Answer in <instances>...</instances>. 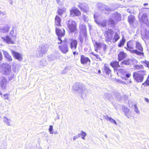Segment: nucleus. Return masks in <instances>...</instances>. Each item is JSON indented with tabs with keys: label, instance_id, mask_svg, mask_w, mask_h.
Masks as SVG:
<instances>
[{
	"label": "nucleus",
	"instance_id": "nucleus-1",
	"mask_svg": "<svg viewBox=\"0 0 149 149\" xmlns=\"http://www.w3.org/2000/svg\"><path fill=\"white\" fill-rule=\"evenodd\" d=\"M72 89L74 90L78 91V93L81 95L86 94L87 91L85 86L83 84L79 83L74 84Z\"/></svg>",
	"mask_w": 149,
	"mask_h": 149
},
{
	"label": "nucleus",
	"instance_id": "nucleus-2",
	"mask_svg": "<svg viewBox=\"0 0 149 149\" xmlns=\"http://www.w3.org/2000/svg\"><path fill=\"white\" fill-rule=\"evenodd\" d=\"M146 74V71L141 70L134 72L133 76L134 79L137 82H142L143 80L144 75Z\"/></svg>",
	"mask_w": 149,
	"mask_h": 149
},
{
	"label": "nucleus",
	"instance_id": "nucleus-3",
	"mask_svg": "<svg viewBox=\"0 0 149 149\" xmlns=\"http://www.w3.org/2000/svg\"><path fill=\"white\" fill-rule=\"evenodd\" d=\"M136 47L140 52L138 51L136 49H132L130 50V52L132 53L138 55L142 56H144V53L143 52V48L141 44L138 42H136L135 43Z\"/></svg>",
	"mask_w": 149,
	"mask_h": 149
},
{
	"label": "nucleus",
	"instance_id": "nucleus-4",
	"mask_svg": "<svg viewBox=\"0 0 149 149\" xmlns=\"http://www.w3.org/2000/svg\"><path fill=\"white\" fill-rule=\"evenodd\" d=\"M121 19L120 14L116 13L112 14V16L109 19V23L112 24H114Z\"/></svg>",
	"mask_w": 149,
	"mask_h": 149
},
{
	"label": "nucleus",
	"instance_id": "nucleus-5",
	"mask_svg": "<svg viewBox=\"0 0 149 149\" xmlns=\"http://www.w3.org/2000/svg\"><path fill=\"white\" fill-rule=\"evenodd\" d=\"M48 46L45 43L40 45L38 49V52L40 56H42L43 54H46L48 49Z\"/></svg>",
	"mask_w": 149,
	"mask_h": 149
},
{
	"label": "nucleus",
	"instance_id": "nucleus-6",
	"mask_svg": "<svg viewBox=\"0 0 149 149\" xmlns=\"http://www.w3.org/2000/svg\"><path fill=\"white\" fill-rule=\"evenodd\" d=\"M67 26L71 32H73L76 30V23L73 20L71 19L69 20L67 24Z\"/></svg>",
	"mask_w": 149,
	"mask_h": 149
},
{
	"label": "nucleus",
	"instance_id": "nucleus-7",
	"mask_svg": "<svg viewBox=\"0 0 149 149\" xmlns=\"http://www.w3.org/2000/svg\"><path fill=\"white\" fill-rule=\"evenodd\" d=\"M11 66L8 63H3L2 64V72L3 74H9L11 72Z\"/></svg>",
	"mask_w": 149,
	"mask_h": 149
},
{
	"label": "nucleus",
	"instance_id": "nucleus-8",
	"mask_svg": "<svg viewBox=\"0 0 149 149\" xmlns=\"http://www.w3.org/2000/svg\"><path fill=\"white\" fill-rule=\"evenodd\" d=\"M114 32L111 29H108L104 33V36L106 40L107 41H110L113 39V34Z\"/></svg>",
	"mask_w": 149,
	"mask_h": 149
},
{
	"label": "nucleus",
	"instance_id": "nucleus-9",
	"mask_svg": "<svg viewBox=\"0 0 149 149\" xmlns=\"http://www.w3.org/2000/svg\"><path fill=\"white\" fill-rule=\"evenodd\" d=\"M58 49L63 53L65 54L68 52V47L66 42H63V44L58 46Z\"/></svg>",
	"mask_w": 149,
	"mask_h": 149
},
{
	"label": "nucleus",
	"instance_id": "nucleus-10",
	"mask_svg": "<svg viewBox=\"0 0 149 149\" xmlns=\"http://www.w3.org/2000/svg\"><path fill=\"white\" fill-rule=\"evenodd\" d=\"M11 52L13 56L15 59L19 61H22L23 60V55L22 54L13 50H11Z\"/></svg>",
	"mask_w": 149,
	"mask_h": 149
},
{
	"label": "nucleus",
	"instance_id": "nucleus-11",
	"mask_svg": "<svg viewBox=\"0 0 149 149\" xmlns=\"http://www.w3.org/2000/svg\"><path fill=\"white\" fill-rule=\"evenodd\" d=\"M3 121L6 125L9 126H13L14 125V122L10 119L6 117L3 118Z\"/></svg>",
	"mask_w": 149,
	"mask_h": 149
},
{
	"label": "nucleus",
	"instance_id": "nucleus-12",
	"mask_svg": "<svg viewBox=\"0 0 149 149\" xmlns=\"http://www.w3.org/2000/svg\"><path fill=\"white\" fill-rule=\"evenodd\" d=\"M80 12L77 8H72V9L70 10V15L72 17H74L75 15L79 16L81 15Z\"/></svg>",
	"mask_w": 149,
	"mask_h": 149
},
{
	"label": "nucleus",
	"instance_id": "nucleus-13",
	"mask_svg": "<svg viewBox=\"0 0 149 149\" xmlns=\"http://www.w3.org/2000/svg\"><path fill=\"white\" fill-rule=\"evenodd\" d=\"M97 13H95L94 15V17L95 20V21L99 26H101L102 27L106 26V20H104L101 23H100L97 21Z\"/></svg>",
	"mask_w": 149,
	"mask_h": 149
},
{
	"label": "nucleus",
	"instance_id": "nucleus-14",
	"mask_svg": "<svg viewBox=\"0 0 149 149\" xmlns=\"http://www.w3.org/2000/svg\"><path fill=\"white\" fill-rule=\"evenodd\" d=\"M7 80L3 77L1 78V80L0 81V85L2 90H5L6 88Z\"/></svg>",
	"mask_w": 149,
	"mask_h": 149
},
{
	"label": "nucleus",
	"instance_id": "nucleus-15",
	"mask_svg": "<svg viewBox=\"0 0 149 149\" xmlns=\"http://www.w3.org/2000/svg\"><path fill=\"white\" fill-rule=\"evenodd\" d=\"M78 6L81 10L84 13L88 14L89 12V8L87 6L83 5L81 3H79Z\"/></svg>",
	"mask_w": 149,
	"mask_h": 149
},
{
	"label": "nucleus",
	"instance_id": "nucleus-16",
	"mask_svg": "<svg viewBox=\"0 0 149 149\" xmlns=\"http://www.w3.org/2000/svg\"><path fill=\"white\" fill-rule=\"evenodd\" d=\"M56 32L58 37H62L64 36L65 34V31L64 29H60L56 27Z\"/></svg>",
	"mask_w": 149,
	"mask_h": 149
},
{
	"label": "nucleus",
	"instance_id": "nucleus-17",
	"mask_svg": "<svg viewBox=\"0 0 149 149\" xmlns=\"http://www.w3.org/2000/svg\"><path fill=\"white\" fill-rule=\"evenodd\" d=\"M135 44V43L134 41L131 40L129 41L127 43V48H126V49L130 51L131 49H132L134 48Z\"/></svg>",
	"mask_w": 149,
	"mask_h": 149
},
{
	"label": "nucleus",
	"instance_id": "nucleus-18",
	"mask_svg": "<svg viewBox=\"0 0 149 149\" xmlns=\"http://www.w3.org/2000/svg\"><path fill=\"white\" fill-rule=\"evenodd\" d=\"M77 41L75 40H72L70 42V48L72 50H75L77 48Z\"/></svg>",
	"mask_w": 149,
	"mask_h": 149
},
{
	"label": "nucleus",
	"instance_id": "nucleus-19",
	"mask_svg": "<svg viewBox=\"0 0 149 149\" xmlns=\"http://www.w3.org/2000/svg\"><path fill=\"white\" fill-rule=\"evenodd\" d=\"M103 43L98 42H95L94 43V45L95 47V50L97 52H98V50L99 51L102 49V45Z\"/></svg>",
	"mask_w": 149,
	"mask_h": 149
},
{
	"label": "nucleus",
	"instance_id": "nucleus-20",
	"mask_svg": "<svg viewBox=\"0 0 149 149\" xmlns=\"http://www.w3.org/2000/svg\"><path fill=\"white\" fill-rule=\"evenodd\" d=\"M1 38L3 41L8 44H14V41L13 40L11 39L8 36L6 37H2Z\"/></svg>",
	"mask_w": 149,
	"mask_h": 149
},
{
	"label": "nucleus",
	"instance_id": "nucleus-21",
	"mask_svg": "<svg viewBox=\"0 0 149 149\" xmlns=\"http://www.w3.org/2000/svg\"><path fill=\"white\" fill-rule=\"evenodd\" d=\"M10 26L7 24H6L4 26L0 28V31L3 32H7L8 31Z\"/></svg>",
	"mask_w": 149,
	"mask_h": 149
},
{
	"label": "nucleus",
	"instance_id": "nucleus-22",
	"mask_svg": "<svg viewBox=\"0 0 149 149\" xmlns=\"http://www.w3.org/2000/svg\"><path fill=\"white\" fill-rule=\"evenodd\" d=\"M118 59L120 61L125 58L127 56V54L123 51H120L118 54Z\"/></svg>",
	"mask_w": 149,
	"mask_h": 149
},
{
	"label": "nucleus",
	"instance_id": "nucleus-23",
	"mask_svg": "<svg viewBox=\"0 0 149 149\" xmlns=\"http://www.w3.org/2000/svg\"><path fill=\"white\" fill-rule=\"evenodd\" d=\"M4 56L9 61H12L11 56L9 55L8 52L5 50H3Z\"/></svg>",
	"mask_w": 149,
	"mask_h": 149
},
{
	"label": "nucleus",
	"instance_id": "nucleus-24",
	"mask_svg": "<svg viewBox=\"0 0 149 149\" xmlns=\"http://www.w3.org/2000/svg\"><path fill=\"white\" fill-rule=\"evenodd\" d=\"M90 62V59L86 57L83 55H81V62L82 64L86 63L88 61Z\"/></svg>",
	"mask_w": 149,
	"mask_h": 149
},
{
	"label": "nucleus",
	"instance_id": "nucleus-25",
	"mask_svg": "<svg viewBox=\"0 0 149 149\" xmlns=\"http://www.w3.org/2000/svg\"><path fill=\"white\" fill-rule=\"evenodd\" d=\"M55 25L60 26H61V19L58 15H56L55 18Z\"/></svg>",
	"mask_w": 149,
	"mask_h": 149
},
{
	"label": "nucleus",
	"instance_id": "nucleus-26",
	"mask_svg": "<svg viewBox=\"0 0 149 149\" xmlns=\"http://www.w3.org/2000/svg\"><path fill=\"white\" fill-rule=\"evenodd\" d=\"M79 29L82 32L83 34H84V35L85 36L86 30V26L82 24H81L79 25Z\"/></svg>",
	"mask_w": 149,
	"mask_h": 149
},
{
	"label": "nucleus",
	"instance_id": "nucleus-27",
	"mask_svg": "<svg viewBox=\"0 0 149 149\" xmlns=\"http://www.w3.org/2000/svg\"><path fill=\"white\" fill-rule=\"evenodd\" d=\"M142 38L144 40L149 39V31L145 30L144 33L142 34Z\"/></svg>",
	"mask_w": 149,
	"mask_h": 149
},
{
	"label": "nucleus",
	"instance_id": "nucleus-28",
	"mask_svg": "<svg viewBox=\"0 0 149 149\" xmlns=\"http://www.w3.org/2000/svg\"><path fill=\"white\" fill-rule=\"evenodd\" d=\"M147 16V15L146 14H143L141 18H140L139 17V19L140 20H141L143 22L146 23L148 21Z\"/></svg>",
	"mask_w": 149,
	"mask_h": 149
},
{
	"label": "nucleus",
	"instance_id": "nucleus-29",
	"mask_svg": "<svg viewBox=\"0 0 149 149\" xmlns=\"http://www.w3.org/2000/svg\"><path fill=\"white\" fill-rule=\"evenodd\" d=\"M110 65H111L114 69L119 67L120 66L119 64V63L117 61H113L111 62Z\"/></svg>",
	"mask_w": 149,
	"mask_h": 149
},
{
	"label": "nucleus",
	"instance_id": "nucleus-30",
	"mask_svg": "<svg viewBox=\"0 0 149 149\" xmlns=\"http://www.w3.org/2000/svg\"><path fill=\"white\" fill-rule=\"evenodd\" d=\"M108 64H105L104 65V70L107 74H109L111 72V70L109 67Z\"/></svg>",
	"mask_w": 149,
	"mask_h": 149
},
{
	"label": "nucleus",
	"instance_id": "nucleus-31",
	"mask_svg": "<svg viewBox=\"0 0 149 149\" xmlns=\"http://www.w3.org/2000/svg\"><path fill=\"white\" fill-rule=\"evenodd\" d=\"M105 119L108 121H110L111 123H112L116 125H117V123L115 120L113 119L110 117L108 116H107L105 117Z\"/></svg>",
	"mask_w": 149,
	"mask_h": 149
},
{
	"label": "nucleus",
	"instance_id": "nucleus-32",
	"mask_svg": "<svg viewBox=\"0 0 149 149\" xmlns=\"http://www.w3.org/2000/svg\"><path fill=\"white\" fill-rule=\"evenodd\" d=\"M128 20L130 24L132 25L135 20L134 16L132 15L129 16L128 17Z\"/></svg>",
	"mask_w": 149,
	"mask_h": 149
},
{
	"label": "nucleus",
	"instance_id": "nucleus-33",
	"mask_svg": "<svg viewBox=\"0 0 149 149\" xmlns=\"http://www.w3.org/2000/svg\"><path fill=\"white\" fill-rule=\"evenodd\" d=\"M66 9L65 8H59L58 9L57 12L58 14L61 15L63 14L64 13L66 12Z\"/></svg>",
	"mask_w": 149,
	"mask_h": 149
},
{
	"label": "nucleus",
	"instance_id": "nucleus-34",
	"mask_svg": "<svg viewBox=\"0 0 149 149\" xmlns=\"http://www.w3.org/2000/svg\"><path fill=\"white\" fill-rule=\"evenodd\" d=\"M120 38L119 36L118 35L117 33H116L114 37H113V42H116Z\"/></svg>",
	"mask_w": 149,
	"mask_h": 149
},
{
	"label": "nucleus",
	"instance_id": "nucleus-35",
	"mask_svg": "<svg viewBox=\"0 0 149 149\" xmlns=\"http://www.w3.org/2000/svg\"><path fill=\"white\" fill-rule=\"evenodd\" d=\"M131 60L130 59H128L127 60H125L122 62L121 65H122L121 66L122 67H123V65H128L130 64V63H131Z\"/></svg>",
	"mask_w": 149,
	"mask_h": 149
},
{
	"label": "nucleus",
	"instance_id": "nucleus-36",
	"mask_svg": "<svg viewBox=\"0 0 149 149\" xmlns=\"http://www.w3.org/2000/svg\"><path fill=\"white\" fill-rule=\"evenodd\" d=\"M107 46L104 43H102V49L100 50L99 51V52H103L104 53H105L106 52V49H107Z\"/></svg>",
	"mask_w": 149,
	"mask_h": 149
},
{
	"label": "nucleus",
	"instance_id": "nucleus-37",
	"mask_svg": "<svg viewBox=\"0 0 149 149\" xmlns=\"http://www.w3.org/2000/svg\"><path fill=\"white\" fill-rule=\"evenodd\" d=\"M141 63H142L145 67L149 68V61L146 60H144L141 61Z\"/></svg>",
	"mask_w": 149,
	"mask_h": 149
},
{
	"label": "nucleus",
	"instance_id": "nucleus-38",
	"mask_svg": "<svg viewBox=\"0 0 149 149\" xmlns=\"http://www.w3.org/2000/svg\"><path fill=\"white\" fill-rule=\"evenodd\" d=\"M125 41V40L123 37L122 39L120 40L119 43L118 44V46L120 47L123 45Z\"/></svg>",
	"mask_w": 149,
	"mask_h": 149
},
{
	"label": "nucleus",
	"instance_id": "nucleus-39",
	"mask_svg": "<svg viewBox=\"0 0 149 149\" xmlns=\"http://www.w3.org/2000/svg\"><path fill=\"white\" fill-rule=\"evenodd\" d=\"M135 69L139 70L143 68V67L142 65H136L134 66Z\"/></svg>",
	"mask_w": 149,
	"mask_h": 149
},
{
	"label": "nucleus",
	"instance_id": "nucleus-40",
	"mask_svg": "<svg viewBox=\"0 0 149 149\" xmlns=\"http://www.w3.org/2000/svg\"><path fill=\"white\" fill-rule=\"evenodd\" d=\"M143 85L145 86H149V76L148 77L146 81L143 83Z\"/></svg>",
	"mask_w": 149,
	"mask_h": 149
},
{
	"label": "nucleus",
	"instance_id": "nucleus-41",
	"mask_svg": "<svg viewBox=\"0 0 149 149\" xmlns=\"http://www.w3.org/2000/svg\"><path fill=\"white\" fill-rule=\"evenodd\" d=\"M79 134L81 135L82 136V139L84 140L85 139V137L86 135V134L85 132L83 131H81V133Z\"/></svg>",
	"mask_w": 149,
	"mask_h": 149
},
{
	"label": "nucleus",
	"instance_id": "nucleus-42",
	"mask_svg": "<svg viewBox=\"0 0 149 149\" xmlns=\"http://www.w3.org/2000/svg\"><path fill=\"white\" fill-rule=\"evenodd\" d=\"M134 111L137 114H139L140 113V111L138 109V107L136 105H134Z\"/></svg>",
	"mask_w": 149,
	"mask_h": 149
},
{
	"label": "nucleus",
	"instance_id": "nucleus-43",
	"mask_svg": "<svg viewBox=\"0 0 149 149\" xmlns=\"http://www.w3.org/2000/svg\"><path fill=\"white\" fill-rule=\"evenodd\" d=\"M91 54L93 55H94L96 58L100 61H101L102 60V59L97 54H94L92 52Z\"/></svg>",
	"mask_w": 149,
	"mask_h": 149
},
{
	"label": "nucleus",
	"instance_id": "nucleus-44",
	"mask_svg": "<svg viewBox=\"0 0 149 149\" xmlns=\"http://www.w3.org/2000/svg\"><path fill=\"white\" fill-rule=\"evenodd\" d=\"M83 35L84 34H83ZM83 35H82L81 34H80L79 37V40L81 43H83V42L84 37Z\"/></svg>",
	"mask_w": 149,
	"mask_h": 149
},
{
	"label": "nucleus",
	"instance_id": "nucleus-45",
	"mask_svg": "<svg viewBox=\"0 0 149 149\" xmlns=\"http://www.w3.org/2000/svg\"><path fill=\"white\" fill-rule=\"evenodd\" d=\"M123 109L124 111V112L126 113H128L129 111V109L127 108L126 107H125L124 106L123 107Z\"/></svg>",
	"mask_w": 149,
	"mask_h": 149
},
{
	"label": "nucleus",
	"instance_id": "nucleus-46",
	"mask_svg": "<svg viewBox=\"0 0 149 149\" xmlns=\"http://www.w3.org/2000/svg\"><path fill=\"white\" fill-rule=\"evenodd\" d=\"M53 127L52 125H50L49 126V132L50 134H52L54 133L53 131Z\"/></svg>",
	"mask_w": 149,
	"mask_h": 149
},
{
	"label": "nucleus",
	"instance_id": "nucleus-47",
	"mask_svg": "<svg viewBox=\"0 0 149 149\" xmlns=\"http://www.w3.org/2000/svg\"><path fill=\"white\" fill-rule=\"evenodd\" d=\"M110 11V9L108 7H106L104 8V13L105 14L108 13V12Z\"/></svg>",
	"mask_w": 149,
	"mask_h": 149
},
{
	"label": "nucleus",
	"instance_id": "nucleus-48",
	"mask_svg": "<svg viewBox=\"0 0 149 149\" xmlns=\"http://www.w3.org/2000/svg\"><path fill=\"white\" fill-rule=\"evenodd\" d=\"M57 41L58 44H61L62 42V41L60 37H58Z\"/></svg>",
	"mask_w": 149,
	"mask_h": 149
},
{
	"label": "nucleus",
	"instance_id": "nucleus-49",
	"mask_svg": "<svg viewBox=\"0 0 149 149\" xmlns=\"http://www.w3.org/2000/svg\"><path fill=\"white\" fill-rule=\"evenodd\" d=\"M3 97L4 99H7V100H9L8 99V96H9V94L8 93H6L4 94L3 95Z\"/></svg>",
	"mask_w": 149,
	"mask_h": 149
},
{
	"label": "nucleus",
	"instance_id": "nucleus-50",
	"mask_svg": "<svg viewBox=\"0 0 149 149\" xmlns=\"http://www.w3.org/2000/svg\"><path fill=\"white\" fill-rule=\"evenodd\" d=\"M83 19L85 22H88V19L85 15L83 16Z\"/></svg>",
	"mask_w": 149,
	"mask_h": 149
},
{
	"label": "nucleus",
	"instance_id": "nucleus-51",
	"mask_svg": "<svg viewBox=\"0 0 149 149\" xmlns=\"http://www.w3.org/2000/svg\"><path fill=\"white\" fill-rule=\"evenodd\" d=\"M67 72V71L66 70V69L65 68L61 72V73L62 74H65Z\"/></svg>",
	"mask_w": 149,
	"mask_h": 149
},
{
	"label": "nucleus",
	"instance_id": "nucleus-52",
	"mask_svg": "<svg viewBox=\"0 0 149 149\" xmlns=\"http://www.w3.org/2000/svg\"><path fill=\"white\" fill-rule=\"evenodd\" d=\"M40 68H41L44 66V65H43V62L42 61H40Z\"/></svg>",
	"mask_w": 149,
	"mask_h": 149
},
{
	"label": "nucleus",
	"instance_id": "nucleus-53",
	"mask_svg": "<svg viewBox=\"0 0 149 149\" xmlns=\"http://www.w3.org/2000/svg\"><path fill=\"white\" fill-rule=\"evenodd\" d=\"M131 75V74H130V73H128L125 74V76H126V77H127V78H128L130 77Z\"/></svg>",
	"mask_w": 149,
	"mask_h": 149
},
{
	"label": "nucleus",
	"instance_id": "nucleus-54",
	"mask_svg": "<svg viewBox=\"0 0 149 149\" xmlns=\"http://www.w3.org/2000/svg\"><path fill=\"white\" fill-rule=\"evenodd\" d=\"M132 62L134 64H136L138 62V61L135 59H134L133 60H132Z\"/></svg>",
	"mask_w": 149,
	"mask_h": 149
},
{
	"label": "nucleus",
	"instance_id": "nucleus-55",
	"mask_svg": "<svg viewBox=\"0 0 149 149\" xmlns=\"http://www.w3.org/2000/svg\"><path fill=\"white\" fill-rule=\"evenodd\" d=\"M61 0H56L57 3L59 5H61V3L60 2Z\"/></svg>",
	"mask_w": 149,
	"mask_h": 149
},
{
	"label": "nucleus",
	"instance_id": "nucleus-56",
	"mask_svg": "<svg viewBox=\"0 0 149 149\" xmlns=\"http://www.w3.org/2000/svg\"><path fill=\"white\" fill-rule=\"evenodd\" d=\"M117 98L119 100H120L121 98V97L120 96L119 93H118L117 94Z\"/></svg>",
	"mask_w": 149,
	"mask_h": 149
},
{
	"label": "nucleus",
	"instance_id": "nucleus-57",
	"mask_svg": "<svg viewBox=\"0 0 149 149\" xmlns=\"http://www.w3.org/2000/svg\"><path fill=\"white\" fill-rule=\"evenodd\" d=\"M78 138V137L77 136H75L73 137V140H75L76 139H77Z\"/></svg>",
	"mask_w": 149,
	"mask_h": 149
},
{
	"label": "nucleus",
	"instance_id": "nucleus-58",
	"mask_svg": "<svg viewBox=\"0 0 149 149\" xmlns=\"http://www.w3.org/2000/svg\"><path fill=\"white\" fill-rule=\"evenodd\" d=\"M145 100L148 102H149V100L148 98H145Z\"/></svg>",
	"mask_w": 149,
	"mask_h": 149
},
{
	"label": "nucleus",
	"instance_id": "nucleus-59",
	"mask_svg": "<svg viewBox=\"0 0 149 149\" xmlns=\"http://www.w3.org/2000/svg\"><path fill=\"white\" fill-rule=\"evenodd\" d=\"M148 5V3H145L143 4V5L144 6H147Z\"/></svg>",
	"mask_w": 149,
	"mask_h": 149
},
{
	"label": "nucleus",
	"instance_id": "nucleus-60",
	"mask_svg": "<svg viewBox=\"0 0 149 149\" xmlns=\"http://www.w3.org/2000/svg\"><path fill=\"white\" fill-rule=\"evenodd\" d=\"M9 0V1L10 2V3L11 4H12V3H13V2L12 1H11L10 0Z\"/></svg>",
	"mask_w": 149,
	"mask_h": 149
},
{
	"label": "nucleus",
	"instance_id": "nucleus-61",
	"mask_svg": "<svg viewBox=\"0 0 149 149\" xmlns=\"http://www.w3.org/2000/svg\"><path fill=\"white\" fill-rule=\"evenodd\" d=\"M16 35H15L14 36V37L13 36V39H15L16 38Z\"/></svg>",
	"mask_w": 149,
	"mask_h": 149
},
{
	"label": "nucleus",
	"instance_id": "nucleus-62",
	"mask_svg": "<svg viewBox=\"0 0 149 149\" xmlns=\"http://www.w3.org/2000/svg\"><path fill=\"white\" fill-rule=\"evenodd\" d=\"M76 54V52H73V54L74 55H75Z\"/></svg>",
	"mask_w": 149,
	"mask_h": 149
},
{
	"label": "nucleus",
	"instance_id": "nucleus-63",
	"mask_svg": "<svg viewBox=\"0 0 149 149\" xmlns=\"http://www.w3.org/2000/svg\"><path fill=\"white\" fill-rule=\"evenodd\" d=\"M13 32V31H11L10 33V34H12Z\"/></svg>",
	"mask_w": 149,
	"mask_h": 149
},
{
	"label": "nucleus",
	"instance_id": "nucleus-64",
	"mask_svg": "<svg viewBox=\"0 0 149 149\" xmlns=\"http://www.w3.org/2000/svg\"><path fill=\"white\" fill-rule=\"evenodd\" d=\"M2 93L0 91V95H2Z\"/></svg>",
	"mask_w": 149,
	"mask_h": 149
}]
</instances>
